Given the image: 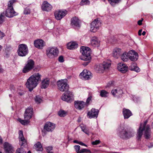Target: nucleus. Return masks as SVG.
Wrapping results in <instances>:
<instances>
[{
    "instance_id": "f257e3e1",
    "label": "nucleus",
    "mask_w": 153,
    "mask_h": 153,
    "mask_svg": "<svg viewBox=\"0 0 153 153\" xmlns=\"http://www.w3.org/2000/svg\"><path fill=\"white\" fill-rule=\"evenodd\" d=\"M41 75L39 73H35L31 75L27 80L25 85L29 91H31L41 80Z\"/></svg>"
},
{
    "instance_id": "f03ea898",
    "label": "nucleus",
    "mask_w": 153,
    "mask_h": 153,
    "mask_svg": "<svg viewBox=\"0 0 153 153\" xmlns=\"http://www.w3.org/2000/svg\"><path fill=\"white\" fill-rule=\"evenodd\" d=\"M147 121H146L142 124H140L137 134V137L138 140H140L143 133V131H144V137L146 139L150 138L151 131L150 126L147 125Z\"/></svg>"
},
{
    "instance_id": "7ed1b4c3",
    "label": "nucleus",
    "mask_w": 153,
    "mask_h": 153,
    "mask_svg": "<svg viewBox=\"0 0 153 153\" xmlns=\"http://www.w3.org/2000/svg\"><path fill=\"white\" fill-rule=\"evenodd\" d=\"M133 131L128 130L127 128L120 126L117 129V134L120 138H128L134 136Z\"/></svg>"
},
{
    "instance_id": "20e7f679",
    "label": "nucleus",
    "mask_w": 153,
    "mask_h": 153,
    "mask_svg": "<svg viewBox=\"0 0 153 153\" xmlns=\"http://www.w3.org/2000/svg\"><path fill=\"white\" fill-rule=\"evenodd\" d=\"M19 144L21 148L18 149L16 151V153H26V152L24 150L23 147H27V143L26 140L24 138L22 131L20 130L19 132Z\"/></svg>"
},
{
    "instance_id": "39448f33",
    "label": "nucleus",
    "mask_w": 153,
    "mask_h": 153,
    "mask_svg": "<svg viewBox=\"0 0 153 153\" xmlns=\"http://www.w3.org/2000/svg\"><path fill=\"white\" fill-rule=\"evenodd\" d=\"M82 56L80 59L83 60H90L91 59V49L88 47L82 46L80 49Z\"/></svg>"
},
{
    "instance_id": "423d86ee",
    "label": "nucleus",
    "mask_w": 153,
    "mask_h": 153,
    "mask_svg": "<svg viewBox=\"0 0 153 153\" xmlns=\"http://www.w3.org/2000/svg\"><path fill=\"white\" fill-rule=\"evenodd\" d=\"M29 51L27 46L25 44L19 45L17 52L18 56L23 57L26 56L28 53Z\"/></svg>"
},
{
    "instance_id": "0eeeda50",
    "label": "nucleus",
    "mask_w": 153,
    "mask_h": 153,
    "mask_svg": "<svg viewBox=\"0 0 153 153\" xmlns=\"http://www.w3.org/2000/svg\"><path fill=\"white\" fill-rule=\"evenodd\" d=\"M66 79H61L58 80L57 85L58 89L62 92L66 91L68 90L69 85Z\"/></svg>"
},
{
    "instance_id": "6e6552de",
    "label": "nucleus",
    "mask_w": 153,
    "mask_h": 153,
    "mask_svg": "<svg viewBox=\"0 0 153 153\" xmlns=\"http://www.w3.org/2000/svg\"><path fill=\"white\" fill-rule=\"evenodd\" d=\"M59 53V50L55 47H49L46 50V55L50 58H53L57 57Z\"/></svg>"
},
{
    "instance_id": "1a4fd4ad",
    "label": "nucleus",
    "mask_w": 153,
    "mask_h": 153,
    "mask_svg": "<svg viewBox=\"0 0 153 153\" xmlns=\"http://www.w3.org/2000/svg\"><path fill=\"white\" fill-rule=\"evenodd\" d=\"M34 65L35 62L33 60L28 59L23 69V72L25 73L29 72L34 68Z\"/></svg>"
},
{
    "instance_id": "9d476101",
    "label": "nucleus",
    "mask_w": 153,
    "mask_h": 153,
    "mask_svg": "<svg viewBox=\"0 0 153 153\" xmlns=\"http://www.w3.org/2000/svg\"><path fill=\"white\" fill-rule=\"evenodd\" d=\"M61 99L64 101L71 102L74 100L73 95L71 92L67 91L62 94Z\"/></svg>"
},
{
    "instance_id": "9b49d317",
    "label": "nucleus",
    "mask_w": 153,
    "mask_h": 153,
    "mask_svg": "<svg viewBox=\"0 0 153 153\" xmlns=\"http://www.w3.org/2000/svg\"><path fill=\"white\" fill-rule=\"evenodd\" d=\"M101 23L98 19H95L91 23L90 30L93 32H95L99 29Z\"/></svg>"
},
{
    "instance_id": "f8f14e48",
    "label": "nucleus",
    "mask_w": 153,
    "mask_h": 153,
    "mask_svg": "<svg viewBox=\"0 0 153 153\" xmlns=\"http://www.w3.org/2000/svg\"><path fill=\"white\" fill-rule=\"evenodd\" d=\"M67 13V11L65 10H59L55 11L54 16L56 19L59 20L63 18Z\"/></svg>"
},
{
    "instance_id": "ddd939ff",
    "label": "nucleus",
    "mask_w": 153,
    "mask_h": 153,
    "mask_svg": "<svg viewBox=\"0 0 153 153\" xmlns=\"http://www.w3.org/2000/svg\"><path fill=\"white\" fill-rule=\"evenodd\" d=\"M81 78L84 79L85 80H88L92 77L91 72L87 70H84L79 74Z\"/></svg>"
},
{
    "instance_id": "4468645a",
    "label": "nucleus",
    "mask_w": 153,
    "mask_h": 153,
    "mask_svg": "<svg viewBox=\"0 0 153 153\" xmlns=\"http://www.w3.org/2000/svg\"><path fill=\"white\" fill-rule=\"evenodd\" d=\"M52 6L47 1H44L43 2L41 6V9L44 11L49 12L51 10Z\"/></svg>"
},
{
    "instance_id": "2eb2a0df",
    "label": "nucleus",
    "mask_w": 153,
    "mask_h": 153,
    "mask_svg": "<svg viewBox=\"0 0 153 153\" xmlns=\"http://www.w3.org/2000/svg\"><path fill=\"white\" fill-rule=\"evenodd\" d=\"M128 59L133 61H136L138 58V54L134 50H131L128 52Z\"/></svg>"
},
{
    "instance_id": "dca6fc26",
    "label": "nucleus",
    "mask_w": 153,
    "mask_h": 153,
    "mask_svg": "<svg viewBox=\"0 0 153 153\" xmlns=\"http://www.w3.org/2000/svg\"><path fill=\"white\" fill-rule=\"evenodd\" d=\"M99 110L92 108L88 113V116L89 118H97L99 113Z\"/></svg>"
},
{
    "instance_id": "f3484780",
    "label": "nucleus",
    "mask_w": 153,
    "mask_h": 153,
    "mask_svg": "<svg viewBox=\"0 0 153 153\" xmlns=\"http://www.w3.org/2000/svg\"><path fill=\"white\" fill-rule=\"evenodd\" d=\"M4 148L6 153H13L14 150L12 145L7 142L4 144Z\"/></svg>"
},
{
    "instance_id": "a211bd4d",
    "label": "nucleus",
    "mask_w": 153,
    "mask_h": 153,
    "mask_svg": "<svg viewBox=\"0 0 153 153\" xmlns=\"http://www.w3.org/2000/svg\"><path fill=\"white\" fill-rule=\"evenodd\" d=\"M34 44L35 47L42 49L45 46V42L42 39H38L34 41Z\"/></svg>"
},
{
    "instance_id": "6ab92c4d",
    "label": "nucleus",
    "mask_w": 153,
    "mask_h": 153,
    "mask_svg": "<svg viewBox=\"0 0 153 153\" xmlns=\"http://www.w3.org/2000/svg\"><path fill=\"white\" fill-rule=\"evenodd\" d=\"M33 112V109L31 107H28L25 112V118L26 119H30L32 117Z\"/></svg>"
},
{
    "instance_id": "aec40b11",
    "label": "nucleus",
    "mask_w": 153,
    "mask_h": 153,
    "mask_svg": "<svg viewBox=\"0 0 153 153\" xmlns=\"http://www.w3.org/2000/svg\"><path fill=\"white\" fill-rule=\"evenodd\" d=\"M55 128V125L50 122H47L44 126V129L48 132L52 131Z\"/></svg>"
},
{
    "instance_id": "412c9836",
    "label": "nucleus",
    "mask_w": 153,
    "mask_h": 153,
    "mask_svg": "<svg viewBox=\"0 0 153 153\" xmlns=\"http://www.w3.org/2000/svg\"><path fill=\"white\" fill-rule=\"evenodd\" d=\"M117 68L118 70L123 73H125L128 69V68L125 64L120 63L118 64Z\"/></svg>"
},
{
    "instance_id": "4be33fe9",
    "label": "nucleus",
    "mask_w": 153,
    "mask_h": 153,
    "mask_svg": "<svg viewBox=\"0 0 153 153\" xmlns=\"http://www.w3.org/2000/svg\"><path fill=\"white\" fill-rule=\"evenodd\" d=\"M5 12V16L8 17H12L17 15V13L13 9L7 8Z\"/></svg>"
},
{
    "instance_id": "5701e85b",
    "label": "nucleus",
    "mask_w": 153,
    "mask_h": 153,
    "mask_svg": "<svg viewBox=\"0 0 153 153\" xmlns=\"http://www.w3.org/2000/svg\"><path fill=\"white\" fill-rule=\"evenodd\" d=\"M90 42L91 45L93 47H98L100 45V41L95 36L92 37L91 38Z\"/></svg>"
},
{
    "instance_id": "b1692460",
    "label": "nucleus",
    "mask_w": 153,
    "mask_h": 153,
    "mask_svg": "<svg viewBox=\"0 0 153 153\" xmlns=\"http://www.w3.org/2000/svg\"><path fill=\"white\" fill-rule=\"evenodd\" d=\"M85 105V102L83 101H75L74 102V106L75 108L80 110L83 109Z\"/></svg>"
},
{
    "instance_id": "393cba45",
    "label": "nucleus",
    "mask_w": 153,
    "mask_h": 153,
    "mask_svg": "<svg viewBox=\"0 0 153 153\" xmlns=\"http://www.w3.org/2000/svg\"><path fill=\"white\" fill-rule=\"evenodd\" d=\"M111 93L113 96L117 97H120L123 93L122 90L119 88L113 89Z\"/></svg>"
},
{
    "instance_id": "a878e982",
    "label": "nucleus",
    "mask_w": 153,
    "mask_h": 153,
    "mask_svg": "<svg viewBox=\"0 0 153 153\" xmlns=\"http://www.w3.org/2000/svg\"><path fill=\"white\" fill-rule=\"evenodd\" d=\"M122 50L121 49L116 48L113 50V56L115 58H118L120 56Z\"/></svg>"
},
{
    "instance_id": "bb28decb",
    "label": "nucleus",
    "mask_w": 153,
    "mask_h": 153,
    "mask_svg": "<svg viewBox=\"0 0 153 153\" xmlns=\"http://www.w3.org/2000/svg\"><path fill=\"white\" fill-rule=\"evenodd\" d=\"M123 113L124 119H128L132 115L131 111L129 109L124 108L123 110Z\"/></svg>"
},
{
    "instance_id": "cd10ccee",
    "label": "nucleus",
    "mask_w": 153,
    "mask_h": 153,
    "mask_svg": "<svg viewBox=\"0 0 153 153\" xmlns=\"http://www.w3.org/2000/svg\"><path fill=\"white\" fill-rule=\"evenodd\" d=\"M79 21L76 17H73L71 20V25L72 26L79 27Z\"/></svg>"
},
{
    "instance_id": "c85d7f7f",
    "label": "nucleus",
    "mask_w": 153,
    "mask_h": 153,
    "mask_svg": "<svg viewBox=\"0 0 153 153\" xmlns=\"http://www.w3.org/2000/svg\"><path fill=\"white\" fill-rule=\"evenodd\" d=\"M67 46L68 49L73 50L76 48L78 47V44L76 42H71L68 44Z\"/></svg>"
},
{
    "instance_id": "c756f323",
    "label": "nucleus",
    "mask_w": 153,
    "mask_h": 153,
    "mask_svg": "<svg viewBox=\"0 0 153 153\" xmlns=\"http://www.w3.org/2000/svg\"><path fill=\"white\" fill-rule=\"evenodd\" d=\"M50 84V80L48 78L44 79L42 82V88H45L49 85Z\"/></svg>"
},
{
    "instance_id": "7c9ffc66",
    "label": "nucleus",
    "mask_w": 153,
    "mask_h": 153,
    "mask_svg": "<svg viewBox=\"0 0 153 153\" xmlns=\"http://www.w3.org/2000/svg\"><path fill=\"white\" fill-rule=\"evenodd\" d=\"M96 70L97 73H102L105 70L103 65L102 64H101L97 66Z\"/></svg>"
},
{
    "instance_id": "2f4dec72",
    "label": "nucleus",
    "mask_w": 153,
    "mask_h": 153,
    "mask_svg": "<svg viewBox=\"0 0 153 153\" xmlns=\"http://www.w3.org/2000/svg\"><path fill=\"white\" fill-rule=\"evenodd\" d=\"M129 68L131 70L137 72L140 71V68L137 67L136 64L135 63L131 64Z\"/></svg>"
},
{
    "instance_id": "473e14b6",
    "label": "nucleus",
    "mask_w": 153,
    "mask_h": 153,
    "mask_svg": "<svg viewBox=\"0 0 153 153\" xmlns=\"http://www.w3.org/2000/svg\"><path fill=\"white\" fill-rule=\"evenodd\" d=\"M128 52L123 53L121 56V59L123 61L126 62L128 60Z\"/></svg>"
},
{
    "instance_id": "72a5a7b5",
    "label": "nucleus",
    "mask_w": 153,
    "mask_h": 153,
    "mask_svg": "<svg viewBox=\"0 0 153 153\" xmlns=\"http://www.w3.org/2000/svg\"><path fill=\"white\" fill-rule=\"evenodd\" d=\"M34 146L36 147V150L38 151H42L43 148L40 142H37V143Z\"/></svg>"
},
{
    "instance_id": "f704fd0d",
    "label": "nucleus",
    "mask_w": 153,
    "mask_h": 153,
    "mask_svg": "<svg viewBox=\"0 0 153 153\" xmlns=\"http://www.w3.org/2000/svg\"><path fill=\"white\" fill-rule=\"evenodd\" d=\"M104 66L105 70L108 69L111 66V63L110 62H104L102 63Z\"/></svg>"
},
{
    "instance_id": "c9c22d12",
    "label": "nucleus",
    "mask_w": 153,
    "mask_h": 153,
    "mask_svg": "<svg viewBox=\"0 0 153 153\" xmlns=\"http://www.w3.org/2000/svg\"><path fill=\"white\" fill-rule=\"evenodd\" d=\"M29 120L25 119L24 118V120H22L19 119V121L22 125H25L29 123Z\"/></svg>"
},
{
    "instance_id": "e433bc0d",
    "label": "nucleus",
    "mask_w": 153,
    "mask_h": 153,
    "mask_svg": "<svg viewBox=\"0 0 153 153\" xmlns=\"http://www.w3.org/2000/svg\"><path fill=\"white\" fill-rule=\"evenodd\" d=\"M16 0H11L8 3V8L13 9V3L16 2Z\"/></svg>"
},
{
    "instance_id": "4c0bfd02",
    "label": "nucleus",
    "mask_w": 153,
    "mask_h": 153,
    "mask_svg": "<svg viewBox=\"0 0 153 153\" xmlns=\"http://www.w3.org/2000/svg\"><path fill=\"white\" fill-rule=\"evenodd\" d=\"M108 93L105 90H101L100 92V95L102 97H107Z\"/></svg>"
},
{
    "instance_id": "58836bf2",
    "label": "nucleus",
    "mask_w": 153,
    "mask_h": 153,
    "mask_svg": "<svg viewBox=\"0 0 153 153\" xmlns=\"http://www.w3.org/2000/svg\"><path fill=\"white\" fill-rule=\"evenodd\" d=\"M110 4L112 6H114L116 4L118 3L120 0H108Z\"/></svg>"
},
{
    "instance_id": "ea45409f",
    "label": "nucleus",
    "mask_w": 153,
    "mask_h": 153,
    "mask_svg": "<svg viewBox=\"0 0 153 153\" xmlns=\"http://www.w3.org/2000/svg\"><path fill=\"white\" fill-rule=\"evenodd\" d=\"M58 115L61 117H64L67 114V112L64 110H61L58 112Z\"/></svg>"
},
{
    "instance_id": "a19ab883",
    "label": "nucleus",
    "mask_w": 153,
    "mask_h": 153,
    "mask_svg": "<svg viewBox=\"0 0 153 153\" xmlns=\"http://www.w3.org/2000/svg\"><path fill=\"white\" fill-rule=\"evenodd\" d=\"M35 101L37 103L39 104L42 101V99L40 96H37L35 98Z\"/></svg>"
},
{
    "instance_id": "79ce46f5",
    "label": "nucleus",
    "mask_w": 153,
    "mask_h": 153,
    "mask_svg": "<svg viewBox=\"0 0 153 153\" xmlns=\"http://www.w3.org/2000/svg\"><path fill=\"white\" fill-rule=\"evenodd\" d=\"M80 128L82 129V131L85 133L87 134H89V133L87 129H85V126H84L83 125L80 126Z\"/></svg>"
},
{
    "instance_id": "37998d69",
    "label": "nucleus",
    "mask_w": 153,
    "mask_h": 153,
    "mask_svg": "<svg viewBox=\"0 0 153 153\" xmlns=\"http://www.w3.org/2000/svg\"><path fill=\"white\" fill-rule=\"evenodd\" d=\"M23 13L25 15H28L30 14V10L29 8H25Z\"/></svg>"
},
{
    "instance_id": "c03bdc74",
    "label": "nucleus",
    "mask_w": 153,
    "mask_h": 153,
    "mask_svg": "<svg viewBox=\"0 0 153 153\" xmlns=\"http://www.w3.org/2000/svg\"><path fill=\"white\" fill-rule=\"evenodd\" d=\"M76 153H80V146L79 145H75L74 147Z\"/></svg>"
},
{
    "instance_id": "a18cd8bd",
    "label": "nucleus",
    "mask_w": 153,
    "mask_h": 153,
    "mask_svg": "<svg viewBox=\"0 0 153 153\" xmlns=\"http://www.w3.org/2000/svg\"><path fill=\"white\" fill-rule=\"evenodd\" d=\"M90 2L88 0H82L80 3L81 5L88 4H89Z\"/></svg>"
},
{
    "instance_id": "49530a36",
    "label": "nucleus",
    "mask_w": 153,
    "mask_h": 153,
    "mask_svg": "<svg viewBox=\"0 0 153 153\" xmlns=\"http://www.w3.org/2000/svg\"><path fill=\"white\" fill-rule=\"evenodd\" d=\"M85 152L91 153V152L90 150L85 149H82L80 150V153Z\"/></svg>"
},
{
    "instance_id": "de8ad7c7",
    "label": "nucleus",
    "mask_w": 153,
    "mask_h": 153,
    "mask_svg": "<svg viewBox=\"0 0 153 153\" xmlns=\"http://www.w3.org/2000/svg\"><path fill=\"white\" fill-rule=\"evenodd\" d=\"M4 16L2 14L0 15V24L2 23L4 21Z\"/></svg>"
},
{
    "instance_id": "09e8293b",
    "label": "nucleus",
    "mask_w": 153,
    "mask_h": 153,
    "mask_svg": "<svg viewBox=\"0 0 153 153\" xmlns=\"http://www.w3.org/2000/svg\"><path fill=\"white\" fill-rule=\"evenodd\" d=\"M100 143V140H97L92 142V144L93 145H97Z\"/></svg>"
},
{
    "instance_id": "8fccbe9b",
    "label": "nucleus",
    "mask_w": 153,
    "mask_h": 153,
    "mask_svg": "<svg viewBox=\"0 0 153 153\" xmlns=\"http://www.w3.org/2000/svg\"><path fill=\"white\" fill-rule=\"evenodd\" d=\"M59 61L60 62H64L63 57L62 56H60L58 58Z\"/></svg>"
},
{
    "instance_id": "3c124183",
    "label": "nucleus",
    "mask_w": 153,
    "mask_h": 153,
    "mask_svg": "<svg viewBox=\"0 0 153 153\" xmlns=\"http://www.w3.org/2000/svg\"><path fill=\"white\" fill-rule=\"evenodd\" d=\"M90 60H85L86 61H87V62H83L82 64L84 66H86L87 65L89 64V63L90 62Z\"/></svg>"
},
{
    "instance_id": "603ef678",
    "label": "nucleus",
    "mask_w": 153,
    "mask_h": 153,
    "mask_svg": "<svg viewBox=\"0 0 153 153\" xmlns=\"http://www.w3.org/2000/svg\"><path fill=\"white\" fill-rule=\"evenodd\" d=\"M92 98V97L91 96H90L88 97L86 100V103H88L91 100Z\"/></svg>"
},
{
    "instance_id": "864d4df0",
    "label": "nucleus",
    "mask_w": 153,
    "mask_h": 153,
    "mask_svg": "<svg viewBox=\"0 0 153 153\" xmlns=\"http://www.w3.org/2000/svg\"><path fill=\"white\" fill-rule=\"evenodd\" d=\"M4 36V33L0 31V39H1Z\"/></svg>"
},
{
    "instance_id": "5fc2aeb1",
    "label": "nucleus",
    "mask_w": 153,
    "mask_h": 153,
    "mask_svg": "<svg viewBox=\"0 0 153 153\" xmlns=\"http://www.w3.org/2000/svg\"><path fill=\"white\" fill-rule=\"evenodd\" d=\"M143 20V19H142L141 20H140L138 21L137 23L139 25H142V22Z\"/></svg>"
},
{
    "instance_id": "6e6d98bb",
    "label": "nucleus",
    "mask_w": 153,
    "mask_h": 153,
    "mask_svg": "<svg viewBox=\"0 0 153 153\" xmlns=\"http://www.w3.org/2000/svg\"><path fill=\"white\" fill-rule=\"evenodd\" d=\"M79 144L81 145H82V146H85L86 147L87 146V145H85V144L84 143L82 142H79Z\"/></svg>"
},
{
    "instance_id": "4d7b16f0",
    "label": "nucleus",
    "mask_w": 153,
    "mask_h": 153,
    "mask_svg": "<svg viewBox=\"0 0 153 153\" xmlns=\"http://www.w3.org/2000/svg\"><path fill=\"white\" fill-rule=\"evenodd\" d=\"M52 147H48L47 148V150L48 152L50 151V150H52Z\"/></svg>"
},
{
    "instance_id": "13d9d810",
    "label": "nucleus",
    "mask_w": 153,
    "mask_h": 153,
    "mask_svg": "<svg viewBox=\"0 0 153 153\" xmlns=\"http://www.w3.org/2000/svg\"><path fill=\"white\" fill-rule=\"evenodd\" d=\"M142 32V30H140L138 31V35L139 36H141V33Z\"/></svg>"
},
{
    "instance_id": "bf43d9fd",
    "label": "nucleus",
    "mask_w": 153,
    "mask_h": 153,
    "mask_svg": "<svg viewBox=\"0 0 153 153\" xmlns=\"http://www.w3.org/2000/svg\"><path fill=\"white\" fill-rule=\"evenodd\" d=\"M73 142H74V143H77V144H79V141H78L77 140H74L73 141Z\"/></svg>"
},
{
    "instance_id": "052dcab7",
    "label": "nucleus",
    "mask_w": 153,
    "mask_h": 153,
    "mask_svg": "<svg viewBox=\"0 0 153 153\" xmlns=\"http://www.w3.org/2000/svg\"><path fill=\"white\" fill-rule=\"evenodd\" d=\"M4 71V70L3 69H2L1 68V66L0 65V72H3Z\"/></svg>"
},
{
    "instance_id": "680f3d73",
    "label": "nucleus",
    "mask_w": 153,
    "mask_h": 153,
    "mask_svg": "<svg viewBox=\"0 0 153 153\" xmlns=\"http://www.w3.org/2000/svg\"><path fill=\"white\" fill-rule=\"evenodd\" d=\"M2 140L1 137L0 136V143H2Z\"/></svg>"
},
{
    "instance_id": "e2e57ef3",
    "label": "nucleus",
    "mask_w": 153,
    "mask_h": 153,
    "mask_svg": "<svg viewBox=\"0 0 153 153\" xmlns=\"http://www.w3.org/2000/svg\"><path fill=\"white\" fill-rule=\"evenodd\" d=\"M146 32L145 31H144L142 32V34L144 36V35H145V34H146Z\"/></svg>"
},
{
    "instance_id": "0e129e2a",
    "label": "nucleus",
    "mask_w": 153,
    "mask_h": 153,
    "mask_svg": "<svg viewBox=\"0 0 153 153\" xmlns=\"http://www.w3.org/2000/svg\"><path fill=\"white\" fill-rule=\"evenodd\" d=\"M27 153H31V152H30V151H29Z\"/></svg>"
},
{
    "instance_id": "69168bd1",
    "label": "nucleus",
    "mask_w": 153,
    "mask_h": 153,
    "mask_svg": "<svg viewBox=\"0 0 153 153\" xmlns=\"http://www.w3.org/2000/svg\"><path fill=\"white\" fill-rule=\"evenodd\" d=\"M9 96L10 97H11V95H10V94L9 95Z\"/></svg>"
},
{
    "instance_id": "338daca9",
    "label": "nucleus",
    "mask_w": 153,
    "mask_h": 153,
    "mask_svg": "<svg viewBox=\"0 0 153 153\" xmlns=\"http://www.w3.org/2000/svg\"><path fill=\"white\" fill-rule=\"evenodd\" d=\"M114 153H118V152H114Z\"/></svg>"
},
{
    "instance_id": "774afa93",
    "label": "nucleus",
    "mask_w": 153,
    "mask_h": 153,
    "mask_svg": "<svg viewBox=\"0 0 153 153\" xmlns=\"http://www.w3.org/2000/svg\"><path fill=\"white\" fill-rule=\"evenodd\" d=\"M20 94V95H22V94Z\"/></svg>"
}]
</instances>
